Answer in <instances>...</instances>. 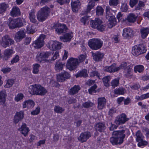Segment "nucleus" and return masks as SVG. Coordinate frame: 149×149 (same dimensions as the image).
<instances>
[{"label": "nucleus", "mask_w": 149, "mask_h": 149, "mask_svg": "<svg viewBox=\"0 0 149 149\" xmlns=\"http://www.w3.org/2000/svg\"><path fill=\"white\" fill-rule=\"evenodd\" d=\"M125 130H120L114 131L112 133L113 136L111 137L110 141L113 145H120L124 141L125 137Z\"/></svg>", "instance_id": "nucleus-1"}, {"label": "nucleus", "mask_w": 149, "mask_h": 149, "mask_svg": "<svg viewBox=\"0 0 149 149\" xmlns=\"http://www.w3.org/2000/svg\"><path fill=\"white\" fill-rule=\"evenodd\" d=\"M106 17L109 22L108 27L111 28L114 26L116 23V19L114 16L115 11L112 10L109 6L106 7Z\"/></svg>", "instance_id": "nucleus-2"}, {"label": "nucleus", "mask_w": 149, "mask_h": 149, "mask_svg": "<svg viewBox=\"0 0 149 149\" xmlns=\"http://www.w3.org/2000/svg\"><path fill=\"white\" fill-rule=\"evenodd\" d=\"M31 91H29L30 93L33 95H44L47 91L45 89L40 85L35 84L31 86Z\"/></svg>", "instance_id": "nucleus-3"}, {"label": "nucleus", "mask_w": 149, "mask_h": 149, "mask_svg": "<svg viewBox=\"0 0 149 149\" xmlns=\"http://www.w3.org/2000/svg\"><path fill=\"white\" fill-rule=\"evenodd\" d=\"M50 12V9L47 7L41 8L37 14L38 20L41 22L45 21L47 18Z\"/></svg>", "instance_id": "nucleus-4"}, {"label": "nucleus", "mask_w": 149, "mask_h": 149, "mask_svg": "<svg viewBox=\"0 0 149 149\" xmlns=\"http://www.w3.org/2000/svg\"><path fill=\"white\" fill-rule=\"evenodd\" d=\"M102 21L99 18H96L94 20H91L90 22L91 26L94 29H96L100 32L104 31L106 26L102 24Z\"/></svg>", "instance_id": "nucleus-5"}, {"label": "nucleus", "mask_w": 149, "mask_h": 149, "mask_svg": "<svg viewBox=\"0 0 149 149\" xmlns=\"http://www.w3.org/2000/svg\"><path fill=\"white\" fill-rule=\"evenodd\" d=\"M51 55V53L49 52H41L37 53L36 57V61L40 63H49L48 58Z\"/></svg>", "instance_id": "nucleus-6"}, {"label": "nucleus", "mask_w": 149, "mask_h": 149, "mask_svg": "<svg viewBox=\"0 0 149 149\" xmlns=\"http://www.w3.org/2000/svg\"><path fill=\"white\" fill-rule=\"evenodd\" d=\"M103 44L102 41L100 39L94 38L89 41L88 44L89 47L93 50H97L100 48Z\"/></svg>", "instance_id": "nucleus-7"}, {"label": "nucleus", "mask_w": 149, "mask_h": 149, "mask_svg": "<svg viewBox=\"0 0 149 149\" xmlns=\"http://www.w3.org/2000/svg\"><path fill=\"white\" fill-rule=\"evenodd\" d=\"M146 51V49L144 46L143 45H136L132 47V53L135 56L145 53Z\"/></svg>", "instance_id": "nucleus-8"}, {"label": "nucleus", "mask_w": 149, "mask_h": 149, "mask_svg": "<svg viewBox=\"0 0 149 149\" xmlns=\"http://www.w3.org/2000/svg\"><path fill=\"white\" fill-rule=\"evenodd\" d=\"M78 63L77 59L71 58L68 61L66 64L67 67L70 70H74L77 67Z\"/></svg>", "instance_id": "nucleus-9"}, {"label": "nucleus", "mask_w": 149, "mask_h": 149, "mask_svg": "<svg viewBox=\"0 0 149 149\" xmlns=\"http://www.w3.org/2000/svg\"><path fill=\"white\" fill-rule=\"evenodd\" d=\"M45 38V35H41L37 40L33 42V46L35 48H40L44 45V40Z\"/></svg>", "instance_id": "nucleus-10"}, {"label": "nucleus", "mask_w": 149, "mask_h": 149, "mask_svg": "<svg viewBox=\"0 0 149 149\" xmlns=\"http://www.w3.org/2000/svg\"><path fill=\"white\" fill-rule=\"evenodd\" d=\"M9 42L10 45L13 44L14 41L10 38L8 35H5L2 38V41L0 42V45L3 47L6 48L9 45Z\"/></svg>", "instance_id": "nucleus-11"}, {"label": "nucleus", "mask_w": 149, "mask_h": 149, "mask_svg": "<svg viewBox=\"0 0 149 149\" xmlns=\"http://www.w3.org/2000/svg\"><path fill=\"white\" fill-rule=\"evenodd\" d=\"M128 120L126 115L124 113H122L116 118L114 123L116 125H119L125 123Z\"/></svg>", "instance_id": "nucleus-12"}, {"label": "nucleus", "mask_w": 149, "mask_h": 149, "mask_svg": "<svg viewBox=\"0 0 149 149\" xmlns=\"http://www.w3.org/2000/svg\"><path fill=\"white\" fill-rule=\"evenodd\" d=\"M95 1L94 0H89L86 9L83 12L84 14L87 15L90 13L91 10L95 5Z\"/></svg>", "instance_id": "nucleus-13"}, {"label": "nucleus", "mask_w": 149, "mask_h": 149, "mask_svg": "<svg viewBox=\"0 0 149 149\" xmlns=\"http://www.w3.org/2000/svg\"><path fill=\"white\" fill-rule=\"evenodd\" d=\"M91 136V133L89 132H84L81 134L78 138V139L82 143L86 141Z\"/></svg>", "instance_id": "nucleus-14"}, {"label": "nucleus", "mask_w": 149, "mask_h": 149, "mask_svg": "<svg viewBox=\"0 0 149 149\" xmlns=\"http://www.w3.org/2000/svg\"><path fill=\"white\" fill-rule=\"evenodd\" d=\"M61 43L58 42L51 41L49 42V48L53 50L61 49Z\"/></svg>", "instance_id": "nucleus-15"}, {"label": "nucleus", "mask_w": 149, "mask_h": 149, "mask_svg": "<svg viewBox=\"0 0 149 149\" xmlns=\"http://www.w3.org/2000/svg\"><path fill=\"white\" fill-rule=\"evenodd\" d=\"M25 36L24 31L23 30L21 29L16 33L14 39L17 42H19L21 41Z\"/></svg>", "instance_id": "nucleus-16"}, {"label": "nucleus", "mask_w": 149, "mask_h": 149, "mask_svg": "<svg viewBox=\"0 0 149 149\" xmlns=\"http://www.w3.org/2000/svg\"><path fill=\"white\" fill-rule=\"evenodd\" d=\"M24 113L23 111L17 112L14 117V122L17 124L19 121L22 120L24 117Z\"/></svg>", "instance_id": "nucleus-17"}, {"label": "nucleus", "mask_w": 149, "mask_h": 149, "mask_svg": "<svg viewBox=\"0 0 149 149\" xmlns=\"http://www.w3.org/2000/svg\"><path fill=\"white\" fill-rule=\"evenodd\" d=\"M119 68H117L115 64H113L110 66H107L104 68V70L110 73L118 71Z\"/></svg>", "instance_id": "nucleus-18"}, {"label": "nucleus", "mask_w": 149, "mask_h": 149, "mask_svg": "<svg viewBox=\"0 0 149 149\" xmlns=\"http://www.w3.org/2000/svg\"><path fill=\"white\" fill-rule=\"evenodd\" d=\"M18 130L20 131L21 133L23 134L24 136H27L28 133L29 131V128L26 126V124L25 123H23L20 128L18 129Z\"/></svg>", "instance_id": "nucleus-19"}, {"label": "nucleus", "mask_w": 149, "mask_h": 149, "mask_svg": "<svg viewBox=\"0 0 149 149\" xmlns=\"http://www.w3.org/2000/svg\"><path fill=\"white\" fill-rule=\"evenodd\" d=\"M133 35V31L130 28H125L123 29V36L124 37L127 38L132 37Z\"/></svg>", "instance_id": "nucleus-20"}, {"label": "nucleus", "mask_w": 149, "mask_h": 149, "mask_svg": "<svg viewBox=\"0 0 149 149\" xmlns=\"http://www.w3.org/2000/svg\"><path fill=\"white\" fill-rule=\"evenodd\" d=\"M68 28L65 25L61 24L55 29L57 33L59 34L66 33L67 32Z\"/></svg>", "instance_id": "nucleus-21"}, {"label": "nucleus", "mask_w": 149, "mask_h": 149, "mask_svg": "<svg viewBox=\"0 0 149 149\" xmlns=\"http://www.w3.org/2000/svg\"><path fill=\"white\" fill-rule=\"evenodd\" d=\"M14 52L12 49H7L5 50L4 51L3 58V60H7L11 57L12 55L14 53Z\"/></svg>", "instance_id": "nucleus-22"}, {"label": "nucleus", "mask_w": 149, "mask_h": 149, "mask_svg": "<svg viewBox=\"0 0 149 149\" xmlns=\"http://www.w3.org/2000/svg\"><path fill=\"white\" fill-rule=\"evenodd\" d=\"M72 37V33H67L63 36H60V38L62 41L64 42H69Z\"/></svg>", "instance_id": "nucleus-23"}, {"label": "nucleus", "mask_w": 149, "mask_h": 149, "mask_svg": "<svg viewBox=\"0 0 149 149\" xmlns=\"http://www.w3.org/2000/svg\"><path fill=\"white\" fill-rule=\"evenodd\" d=\"M81 4L79 0L72 1L71 3V5L72 11L74 12L77 11L80 7Z\"/></svg>", "instance_id": "nucleus-24"}, {"label": "nucleus", "mask_w": 149, "mask_h": 149, "mask_svg": "<svg viewBox=\"0 0 149 149\" xmlns=\"http://www.w3.org/2000/svg\"><path fill=\"white\" fill-rule=\"evenodd\" d=\"M98 108L99 109H102L105 106L106 100L104 97H100L98 98Z\"/></svg>", "instance_id": "nucleus-25"}, {"label": "nucleus", "mask_w": 149, "mask_h": 149, "mask_svg": "<svg viewBox=\"0 0 149 149\" xmlns=\"http://www.w3.org/2000/svg\"><path fill=\"white\" fill-rule=\"evenodd\" d=\"M104 54L100 52H98L95 53H93L92 56L93 59L96 61H101L104 56Z\"/></svg>", "instance_id": "nucleus-26"}, {"label": "nucleus", "mask_w": 149, "mask_h": 149, "mask_svg": "<svg viewBox=\"0 0 149 149\" xmlns=\"http://www.w3.org/2000/svg\"><path fill=\"white\" fill-rule=\"evenodd\" d=\"M106 128V127L105 124L101 123H97L95 126V129L96 130L100 132H104Z\"/></svg>", "instance_id": "nucleus-27"}, {"label": "nucleus", "mask_w": 149, "mask_h": 149, "mask_svg": "<svg viewBox=\"0 0 149 149\" xmlns=\"http://www.w3.org/2000/svg\"><path fill=\"white\" fill-rule=\"evenodd\" d=\"M6 96L7 94L5 90H3L0 91V105L5 103Z\"/></svg>", "instance_id": "nucleus-28"}, {"label": "nucleus", "mask_w": 149, "mask_h": 149, "mask_svg": "<svg viewBox=\"0 0 149 149\" xmlns=\"http://www.w3.org/2000/svg\"><path fill=\"white\" fill-rule=\"evenodd\" d=\"M29 18L30 21L33 23H36V20L35 16V10L34 9H32L29 12Z\"/></svg>", "instance_id": "nucleus-29"}, {"label": "nucleus", "mask_w": 149, "mask_h": 149, "mask_svg": "<svg viewBox=\"0 0 149 149\" xmlns=\"http://www.w3.org/2000/svg\"><path fill=\"white\" fill-rule=\"evenodd\" d=\"M80 89V87L79 85H74L71 88L69 91V93L70 95H74L77 93Z\"/></svg>", "instance_id": "nucleus-30"}, {"label": "nucleus", "mask_w": 149, "mask_h": 149, "mask_svg": "<svg viewBox=\"0 0 149 149\" xmlns=\"http://www.w3.org/2000/svg\"><path fill=\"white\" fill-rule=\"evenodd\" d=\"M20 15V11L19 8L16 6L13 7L10 12V15L12 16H17Z\"/></svg>", "instance_id": "nucleus-31"}, {"label": "nucleus", "mask_w": 149, "mask_h": 149, "mask_svg": "<svg viewBox=\"0 0 149 149\" xmlns=\"http://www.w3.org/2000/svg\"><path fill=\"white\" fill-rule=\"evenodd\" d=\"M140 31L141 38L143 39L146 38L149 33V28H142L141 29Z\"/></svg>", "instance_id": "nucleus-32"}, {"label": "nucleus", "mask_w": 149, "mask_h": 149, "mask_svg": "<svg viewBox=\"0 0 149 149\" xmlns=\"http://www.w3.org/2000/svg\"><path fill=\"white\" fill-rule=\"evenodd\" d=\"M137 18V16L133 13L129 14L127 18V21L130 23H134Z\"/></svg>", "instance_id": "nucleus-33"}, {"label": "nucleus", "mask_w": 149, "mask_h": 149, "mask_svg": "<svg viewBox=\"0 0 149 149\" xmlns=\"http://www.w3.org/2000/svg\"><path fill=\"white\" fill-rule=\"evenodd\" d=\"M8 23L10 29H12L17 28L15 19L9 18Z\"/></svg>", "instance_id": "nucleus-34"}, {"label": "nucleus", "mask_w": 149, "mask_h": 149, "mask_svg": "<svg viewBox=\"0 0 149 149\" xmlns=\"http://www.w3.org/2000/svg\"><path fill=\"white\" fill-rule=\"evenodd\" d=\"M77 78L79 77H86L88 76L87 73V70L86 69H84L78 72L76 75Z\"/></svg>", "instance_id": "nucleus-35"}, {"label": "nucleus", "mask_w": 149, "mask_h": 149, "mask_svg": "<svg viewBox=\"0 0 149 149\" xmlns=\"http://www.w3.org/2000/svg\"><path fill=\"white\" fill-rule=\"evenodd\" d=\"M64 64H63L60 61H58L55 64V68L57 72H59L63 69Z\"/></svg>", "instance_id": "nucleus-36"}, {"label": "nucleus", "mask_w": 149, "mask_h": 149, "mask_svg": "<svg viewBox=\"0 0 149 149\" xmlns=\"http://www.w3.org/2000/svg\"><path fill=\"white\" fill-rule=\"evenodd\" d=\"M135 135L136 136V140L137 142L142 141L144 138L143 135L139 131H138L136 132Z\"/></svg>", "instance_id": "nucleus-37"}, {"label": "nucleus", "mask_w": 149, "mask_h": 149, "mask_svg": "<svg viewBox=\"0 0 149 149\" xmlns=\"http://www.w3.org/2000/svg\"><path fill=\"white\" fill-rule=\"evenodd\" d=\"M145 6L144 3L141 1H139L138 4L136 6L135 9L136 10H139L141 9L142 8L144 7Z\"/></svg>", "instance_id": "nucleus-38"}, {"label": "nucleus", "mask_w": 149, "mask_h": 149, "mask_svg": "<svg viewBox=\"0 0 149 149\" xmlns=\"http://www.w3.org/2000/svg\"><path fill=\"white\" fill-rule=\"evenodd\" d=\"M17 28L21 27L23 24L24 20L20 18L15 19Z\"/></svg>", "instance_id": "nucleus-39"}, {"label": "nucleus", "mask_w": 149, "mask_h": 149, "mask_svg": "<svg viewBox=\"0 0 149 149\" xmlns=\"http://www.w3.org/2000/svg\"><path fill=\"white\" fill-rule=\"evenodd\" d=\"M119 81L118 78L115 79L112 81L111 83V85L113 88L118 86Z\"/></svg>", "instance_id": "nucleus-40"}, {"label": "nucleus", "mask_w": 149, "mask_h": 149, "mask_svg": "<svg viewBox=\"0 0 149 149\" xmlns=\"http://www.w3.org/2000/svg\"><path fill=\"white\" fill-rule=\"evenodd\" d=\"M14 82V80L13 79H8L7 81L6 84L5 85L4 87L5 88H10L13 86Z\"/></svg>", "instance_id": "nucleus-41"}, {"label": "nucleus", "mask_w": 149, "mask_h": 149, "mask_svg": "<svg viewBox=\"0 0 149 149\" xmlns=\"http://www.w3.org/2000/svg\"><path fill=\"white\" fill-rule=\"evenodd\" d=\"M125 89L122 88H120L114 90V93L117 95H122L124 93Z\"/></svg>", "instance_id": "nucleus-42"}, {"label": "nucleus", "mask_w": 149, "mask_h": 149, "mask_svg": "<svg viewBox=\"0 0 149 149\" xmlns=\"http://www.w3.org/2000/svg\"><path fill=\"white\" fill-rule=\"evenodd\" d=\"M35 29L33 26L28 25L26 27V32L28 33H33L35 32Z\"/></svg>", "instance_id": "nucleus-43"}, {"label": "nucleus", "mask_w": 149, "mask_h": 149, "mask_svg": "<svg viewBox=\"0 0 149 149\" xmlns=\"http://www.w3.org/2000/svg\"><path fill=\"white\" fill-rule=\"evenodd\" d=\"M111 79L110 76H107L105 77L103 79V81L105 86H108L109 85V82Z\"/></svg>", "instance_id": "nucleus-44"}, {"label": "nucleus", "mask_w": 149, "mask_h": 149, "mask_svg": "<svg viewBox=\"0 0 149 149\" xmlns=\"http://www.w3.org/2000/svg\"><path fill=\"white\" fill-rule=\"evenodd\" d=\"M144 70V68L142 65H138L135 66L134 68V71L135 72H141Z\"/></svg>", "instance_id": "nucleus-45"}, {"label": "nucleus", "mask_w": 149, "mask_h": 149, "mask_svg": "<svg viewBox=\"0 0 149 149\" xmlns=\"http://www.w3.org/2000/svg\"><path fill=\"white\" fill-rule=\"evenodd\" d=\"M103 12L104 10L101 6H97L96 8V13L97 15H102L103 14Z\"/></svg>", "instance_id": "nucleus-46"}, {"label": "nucleus", "mask_w": 149, "mask_h": 149, "mask_svg": "<svg viewBox=\"0 0 149 149\" xmlns=\"http://www.w3.org/2000/svg\"><path fill=\"white\" fill-rule=\"evenodd\" d=\"M40 67V65L38 63L33 65V73L35 74H37L39 71V68Z\"/></svg>", "instance_id": "nucleus-47"}, {"label": "nucleus", "mask_w": 149, "mask_h": 149, "mask_svg": "<svg viewBox=\"0 0 149 149\" xmlns=\"http://www.w3.org/2000/svg\"><path fill=\"white\" fill-rule=\"evenodd\" d=\"M54 110L57 113H61L64 111V109L61 107L56 106L54 107Z\"/></svg>", "instance_id": "nucleus-48"}, {"label": "nucleus", "mask_w": 149, "mask_h": 149, "mask_svg": "<svg viewBox=\"0 0 149 149\" xmlns=\"http://www.w3.org/2000/svg\"><path fill=\"white\" fill-rule=\"evenodd\" d=\"M8 7V5L5 3H2L0 4V11L1 12H4Z\"/></svg>", "instance_id": "nucleus-49"}, {"label": "nucleus", "mask_w": 149, "mask_h": 149, "mask_svg": "<svg viewBox=\"0 0 149 149\" xmlns=\"http://www.w3.org/2000/svg\"><path fill=\"white\" fill-rule=\"evenodd\" d=\"M59 56V52L58 51H56L52 57L51 59L48 60L49 63H52V61L55 60Z\"/></svg>", "instance_id": "nucleus-50"}, {"label": "nucleus", "mask_w": 149, "mask_h": 149, "mask_svg": "<svg viewBox=\"0 0 149 149\" xmlns=\"http://www.w3.org/2000/svg\"><path fill=\"white\" fill-rule=\"evenodd\" d=\"M24 97L23 94L22 93H19L17 94L15 97V100L17 102L21 100Z\"/></svg>", "instance_id": "nucleus-51"}, {"label": "nucleus", "mask_w": 149, "mask_h": 149, "mask_svg": "<svg viewBox=\"0 0 149 149\" xmlns=\"http://www.w3.org/2000/svg\"><path fill=\"white\" fill-rule=\"evenodd\" d=\"M119 3V0H109V4L110 6H116Z\"/></svg>", "instance_id": "nucleus-52"}, {"label": "nucleus", "mask_w": 149, "mask_h": 149, "mask_svg": "<svg viewBox=\"0 0 149 149\" xmlns=\"http://www.w3.org/2000/svg\"><path fill=\"white\" fill-rule=\"evenodd\" d=\"M57 78L58 81L60 82H62L65 79L62 73L57 75Z\"/></svg>", "instance_id": "nucleus-53"}, {"label": "nucleus", "mask_w": 149, "mask_h": 149, "mask_svg": "<svg viewBox=\"0 0 149 149\" xmlns=\"http://www.w3.org/2000/svg\"><path fill=\"white\" fill-rule=\"evenodd\" d=\"M128 6L125 3H122L120 8L121 10L123 12H126L128 10Z\"/></svg>", "instance_id": "nucleus-54"}, {"label": "nucleus", "mask_w": 149, "mask_h": 149, "mask_svg": "<svg viewBox=\"0 0 149 149\" xmlns=\"http://www.w3.org/2000/svg\"><path fill=\"white\" fill-rule=\"evenodd\" d=\"M93 105V103L90 101L86 102L83 104V106L85 108H88L92 107Z\"/></svg>", "instance_id": "nucleus-55"}, {"label": "nucleus", "mask_w": 149, "mask_h": 149, "mask_svg": "<svg viewBox=\"0 0 149 149\" xmlns=\"http://www.w3.org/2000/svg\"><path fill=\"white\" fill-rule=\"evenodd\" d=\"M96 76L98 78H99L100 74L97 71H93L91 72L90 74V76L91 77H93Z\"/></svg>", "instance_id": "nucleus-56"}, {"label": "nucleus", "mask_w": 149, "mask_h": 149, "mask_svg": "<svg viewBox=\"0 0 149 149\" xmlns=\"http://www.w3.org/2000/svg\"><path fill=\"white\" fill-rule=\"evenodd\" d=\"M97 88V86L96 85H94L93 86L91 87V88L88 90L89 93L90 94H92L93 93H96V91L95 89Z\"/></svg>", "instance_id": "nucleus-57"}, {"label": "nucleus", "mask_w": 149, "mask_h": 149, "mask_svg": "<svg viewBox=\"0 0 149 149\" xmlns=\"http://www.w3.org/2000/svg\"><path fill=\"white\" fill-rule=\"evenodd\" d=\"M26 101L27 102V107H32L34 106V103L33 100H28Z\"/></svg>", "instance_id": "nucleus-58"}, {"label": "nucleus", "mask_w": 149, "mask_h": 149, "mask_svg": "<svg viewBox=\"0 0 149 149\" xmlns=\"http://www.w3.org/2000/svg\"><path fill=\"white\" fill-rule=\"evenodd\" d=\"M40 108L38 107L35 110L31 112V114L33 115H37L40 113Z\"/></svg>", "instance_id": "nucleus-59"}, {"label": "nucleus", "mask_w": 149, "mask_h": 149, "mask_svg": "<svg viewBox=\"0 0 149 149\" xmlns=\"http://www.w3.org/2000/svg\"><path fill=\"white\" fill-rule=\"evenodd\" d=\"M19 60V57L18 55H16L14 57L13 59L11 61V63L13 64L17 62Z\"/></svg>", "instance_id": "nucleus-60"}, {"label": "nucleus", "mask_w": 149, "mask_h": 149, "mask_svg": "<svg viewBox=\"0 0 149 149\" xmlns=\"http://www.w3.org/2000/svg\"><path fill=\"white\" fill-rule=\"evenodd\" d=\"M11 70V68H10L6 67L3 68L1 70V71L4 73H7L10 72Z\"/></svg>", "instance_id": "nucleus-61"}, {"label": "nucleus", "mask_w": 149, "mask_h": 149, "mask_svg": "<svg viewBox=\"0 0 149 149\" xmlns=\"http://www.w3.org/2000/svg\"><path fill=\"white\" fill-rule=\"evenodd\" d=\"M137 142H138V146L139 147H141L142 146L147 145L148 143L147 141H143V140H142V141Z\"/></svg>", "instance_id": "nucleus-62"}, {"label": "nucleus", "mask_w": 149, "mask_h": 149, "mask_svg": "<svg viewBox=\"0 0 149 149\" xmlns=\"http://www.w3.org/2000/svg\"><path fill=\"white\" fill-rule=\"evenodd\" d=\"M127 66V64L125 62H123L119 66H117V68H118L119 69L118 71L120 69H125Z\"/></svg>", "instance_id": "nucleus-63"}, {"label": "nucleus", "mask_w": 149, "mask_h": 149, "mask_svg": "<svg viewBox=\"0 0 149 149\" xmlns=\"http://www.w3.org/2000/svg\"><path fill=\"white\" fill-rule=\"evenodd\" d=\"M56 1L60 5H62L65 3H69L70 0H56Z\"/></svg>", "instance_id": "nucleus-64"}]
</instances>
